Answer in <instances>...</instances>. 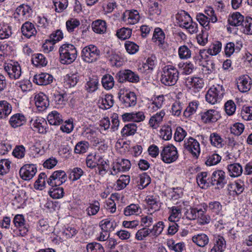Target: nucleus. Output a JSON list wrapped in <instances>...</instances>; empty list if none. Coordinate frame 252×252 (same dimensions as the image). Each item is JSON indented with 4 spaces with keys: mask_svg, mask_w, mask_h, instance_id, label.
<instances>
[{
    "mask_svg": "<svg viewBox=\"0 0 252 252\" xmlns=\"http://www.w3.org/2000/svg\"><path fill=\"white\" fill-rule=\"evenodd\" d=\"M60 60L63 64H70L76 59L77 51L75 46L71 44H64L59 48Z\"/></svg>",
    "mask_w": 252,
    "mask_h": 252,
    "instance_id": "nucleus-1",
    "label": "nucleus"
},
{
    "mask_svg": "<svg viewBox=\"0 0 252 252\" xmlns=\"http://www.w3.org/2000/svg\"><path fill=\"white\" fill-rule=\"evenodd\" d=\"M178 78L179 72L177 68L172 65H167L163 68L160 81L166 86H173Z\"/></svg>",
    "mask_w": 252,
    "mask_h": 252,
    "instance_id": "nucleus-2",
    "label": "nucleus"
},
{
    "mask_svg": "<svg viewBox=\"0 0 252 252\" xmlns=\"http://www.w3.org/2000/svg\"><path fill=\"white\" fill-rule=\"evenodd\" d=\"M225 94V90L222 85L216 84L211 87L207 91L206 100L211 104L220 102Z\"/></svg>",
    "mask_w": 252,
    "mask_h": 252,
    "instance_id": "nucleus-3",
    "label": "nucleus"
},
{
    "mask_svg": "<svg viewBox=\"0 0 252 252\" xmlns=\"http://www.w3.org/2000/svg\"><path fill=\"white\" fill-rule=\"evenodd\" d=\"M15 228L13 233L16 236L24 237L29 231V224L26 222L24 216L21 214L15 216L13 220Z\"/></svg>",
    "mask_w": 252,
    "mask_h": 252,
    "instance_id": "nucleus-4",
    "label": "nucleus"
},
{
    "mask_svg": "<svg viewBox=\"0 0 252 252\" xmlns=\"http://www.w3.org/2000/svg\"><path fill=\"white\" fill-rule=\"evenodd\" d=\"M161 159L166 163L175 162L178 158L179 155L177 148L173 145H168L162 147L160 152Z\"/></svg>",
    "mask_w": 252,
    "mask_h": 252,
    "instance_id": "nucleus-5",
    "label": "nucleus"
},
{
    "mask_svg": "<svg viewBox=\"0 0 252 252\" xmlns=\"http://www.w3.org/2000/svg\"><path fill=\"white\" fill-rule=\"evenodd\" d=\"M100 55V51L94 45H89L85 47L82 50L81 56L83 60L91 63L96 61Z\"/></svg>",
    "mask_w": 252,
    "mask_h": 252,
    "instance_id": "nucleus-6",
    "label": "nucleus"
},
{
    "mask_svg": "<svg viewBox=\"0 0 252 252\" xmlns=\"http://www.w3.org/2000/svg\"><path fill=\"white\" fill-rule=\"evenodd\" d=\"M32 9L30 6L26 4H21L16 9L14 18L20 23L27 20L31 16Z\"/></svg>",
    "mask_w": 252,
    "mask_h": 252,
    "instance_id": "nucleus-7",
    "label": "nucleus"
},
{
    "mask_svg": "<svg viewBox=\"0 0 252 252\" xmlns=\"http://www.w3.org/2000/svg\"><path fill=\"white\" fill-rule=\"evenodd\" d=\"M67 179V175L63 170H58L53 172L47 180V183L51 187H57L64 183Z\"/></svg>",
    "mask_w": 252,
    "mask_h": 252,
    "instance_id": "nucleus-8",
    "label": "nucleus"
},
{
    "mask_svg": "<svg viewBox=\"0 0 252 252\" xmlns=\"http://www.w3.org/2000/svg\"><path fill=\"white\" fill-rule=\"evenodd\" d=\"M185 149L193 157L197 158L200 153V145L199 142L194 138L190 137L184 141Z\"/></svg>",
    "mask_w": 252,
    "mask_h": 252,
    "instance_id": "nucleus-9",
    "label": "nucleus"
},
{
    "mask_svg": "<svg viewBox=\"0 0 252 252\" xmlns=\"http://www.w3.org/2000/svg\"><path fill=\"white\" fill-rule=\"evenodd\" d=\"M226 184L225 173L221 170L215 171L211 178V184L218 189H222Z\"/></svg>",
    "mask_w": 252,
    "mask_h": 252,
    "instance_id": "nucleus-10",
    "label": "nucleus"
},
{
    "mask_svg": "<svg viewBox=\"0 0 252 252\" xmlns=\"http://www.w3.org/2000/svg\"><path fill=\"white\" fill-rule=\"evenodd\" d=\"M36 172L37 169L35 165L27 164L20 168L19 174L23 180L29 181L34 177Z\"/></svg>",
    "mask_w": 252,
    "mask_h": 252,
    "instance_id": "nucleus-11",
    "label": "nucleus"
},
{
    "mask_svg": "<svg viewBox=\"0 0 252 252\" xmlns=\"http://www.w3.org/2000/svg\"><path fill=\"white\" fill-rule=\"evenodd\" d=\"M4 70L12 79H19L21 75V68L17 62L8 63L4 66Z\"/></svg>",
    "mask_w": 252,
    "mask_h": 252,
    "instance_id": "nucleus-12",
    "label": "nucleus"
},
{
    "mask_svg": "<svg viewBox=\"0 0 252 252\" xmlns=\"http://www.w3.org/2000/svg\"><path fill=\"white\" fill-rule=\"evenodd\" d=\"M201 206L204 210H207L208 209L209 211L213 214L214 217H215V215L220 216V217L223 216L221 214L222 206L219 201H211L208 205L204 203L201 204Z\"/></svg>",
    "mask_w": 252,
    "mask_h": 252,
    "instance_id": "nucleus-13",
    "label": "nucleus"
},
{
    "mask_svg": "<svg viewBox=\"0 0 252 252\" xmlns=\"http://www.w3.org/2000/svg\"><path fill=\"white\" fill-rule=\"evenodd\" d=\"M238 90L242 93L248 92L251 88L252 81L248 75H242L237 79Z\"/></svg>",
    "mask_w": 252,
    "mask_h": 252,
    "instance_id": "nucleus-14",
    "label": "nucleus"
},
{
    "mask_svg": "<svg viewBox=\"0 0 252 252\" xmlns=\"http://www.w3.org/2000/svg\"><path fill=\"white\" fill-rule=\"evenodd\" d=\"M165 115V112L163 109L153 115L149 121V126L153 129H157L162 123Z\"/></svg>",
    "mask_w": 252,
    "mask_h": 252,
    "instance_id": "nucleus-15",
    "label": "nucleus"
},
{
    "mask_svg": "<svg viewBox=\"0 0 252 252\" xmlns=\"http://www.w3.org/2000/svg\"><path fill=\"white\" fill-rule=\"evenodd\" d=\"M185 85L189 89H194L198 91L204 86V81L199 77H189L185 80Z\"/></svg>",
    "mask_w": 252,
    "mask_h": 252,
    "instance_id": "nucleus-16",
    "label": "nucleus"
},
{
    "mask_svg": "<svg viewBox=\"0 0 252 252\" xmlns=\"http://www.w3.org/2000/svg\"><path fill=\"white\" fill-rule=\"evenodd\" d=\"M226 249V241L224 238L220 235L215 236L213 240V246L210 252H224Z\"/></svg>",
    "mask_w": 252,
    "mask_h": 252,
    "instance_id": "nucleus-17",
    "label": "nucleus"
},
{
    "mask_svg": "<svg viewBox=\"0 0 252 252\" xmlns=\"http://www.w3.org/2000/svg\"><path fill=\"white\" fill-rule=\"evenodd\" d=\"M202 121L204 123H211L216 122L220 117L217 111L210 109L201 114Z\"/></svg>",
    "mask_w": 252,
    "mask_h": 252,
    "instance_id": "nucleus-18",
    "label": "nucleus"
},
{
    "mask_svg": "<svg viewBox=\"0 0 252 252\" xmlns=\"http://www.w3.org/2000/svg\"><path fill=\"white\" fill-rule=\"evenodd\" d=\"M34 100L35 105L39 111L45 110L49 105L47 96L43 93H39L36 94Z\"/></svg>",
    "mask_w": 252,
    "mask_h": 252,
    "instance_id": "nucleus-19",
    "label": "nucleus"
},
{
    "mask_svg": "<svg viewBox=\"0 0 252 252\" xmlns=\"http://www.w3.org/2000/svg\"><path fill=\"white\" fill-rule=\"evenodd\" d=\"M21 30L22 34L28 38L35 36L37 33L34 25L29 21H26L22 25Z\"/></svg>",
    "mask_w": 252,
    "mask_h": 252,
    "instance_id": "nucleus-20",
    "label": "nucleus"
},
{
    "mask_svg": "<svg viewBox=\"0 0 252 252\" xmlns=\"http://www.w3.org/2000/svg\"><path fill=\"white\" fill-rule=\"evenodd\" d=\"M53 76L46 73H41L34 76L33 82L38 85H47L53 81Z\"/></svg>",
    "mask_w": 252,
    "mask_h": 252,
    "instance_id": "nucleus-21",
    "label": "nucleus"
},
{
    "mask_svg": "<svg viewBox=\"0 0 252 252\" xmlns=\"http://www.w3.org/2000/svg\"><path fill=\"white\" fill-rule=\"evenodd\" d=\"M156 62V57L154 55H151L147 58L146 63H144L142 66L139 68V70L142 72L147 73L151 72L153 70Z\"/></svg>",
    "mask_w": 252,
    "mask_h": 252,
    "instance_id": "nucleus-22",
    "label": "nucleus"
},
{
    "mask_svg": "<svg viewBox=\"0 0 252 252\" xmlns=\"http://www.w3.org/2000/svg\"><path fill=\"white\" fill-rule=\"evenodd\" d=\"M226 168L228 175L233 178L240 177L243 171L242 166L239 163L228 164Z\"/></svg>",
    "mask_w": 252,
    "mask_h": 252,
    "instance_id": "nucleus-23",
    "label": "nucleus"
},
{
    "mask_svg": "<svg viewBox=\"0 0 252 252\" xmlns=\"http://www.w3.org/2000/svg\"><path fill=\"white\" fill-rule=\"evenodd\" d=\"M228 187L230 191L235 192L237 195H240L244 190L245 185L243 180L238 179L229 184Z\"/></svg>",
    "mask_w": 252,
    "mask_h": 252,
    "instance_id": "nucleus-24",
    "label": "nucleus"
},
{
    "mask_svg": "<svg viewBox=\"0 0 252 252\" xmlns=\"http://www.w3.org/2000/svg\"><path fill=\"white\" fill-rule=\"evenodd\" d=\"M164 101L163 95H159L155 97L153 101L148 104V108L150 112H154L161 108Z\"/></svg>",
    "mask_w": 252,
    "mask_h": 252,
    "instance_id": "nucleus-25",
    "label": "nucleus"
},
{
    "mask_svg": "<svg viewBox=\"0 0 252 252\" xmlns=\"http://www.w3.org/2000/svg\"><path fill=\"white\" fill-rule=\"evenodd\" d=\"M176 19L177 21V23L179 26L181 28H184L188 26L190 22H191L192 19L189 14L186 12L185 11H182L180 13H178L176 16Z\"/></svg>",
    "mask_w": 252,
    "mask_h": 252,
    "instance_id": "nucleus-26",
    "label": "nucleus"
},
{
    "mask_svg": "<svg viewBox=\"0 0 252 252\" xmlns=\"http://www.w3.org/2000/svg\"><path fill=\"white\" fill-rule=\"evenodd\" d=\"M191 240L193 243L200 247H205L209 242L208 236L203 233L193 236Z\"/></svg>",
    "mask_w": 252,
    "mask_h": 252,
    "instance_id": "nucleus-27",
    "label": "nucleus"
},
{
    "mask_svg": "<svg viewBox=\"0 0 252 252\" xmlns=\"http://www.w3.org/2000/svg\"><path fill=\"white\" fill-rule=\"evenodd\" d=\"M26 122V119L24 115L17 113L11 117L9 123L12 127L16 128L23 125Z\"/></svg>",
    "mask_w": 252,
    "mask_h": 252,
    "instance_id": "nucleus-28",
    "label": "nucleus"
},
{
    "mask_svg": "<svg viewBox=\"0 0 252 252\" xmlns=\"http://www.w3.org/2000/svg\"><path fill=\"white\" fill-rule=\"evenodd\" d=\"M209 140L212 146L218 149L222 148L225 145L224 139L217 132L211 133Z\"/></svg>",
    "mask_w": 252,
    "mask_h": 252,
    "instance_id": "nucleus-29",
    "label": "nucleus"
},
{
    "mask_svg": "<svg viewBox=\"0 0 252 252\" xmlns=\"http://www.w3.org/2000/svg\"><path fill=\"white\" fill-rule=\"evenodd\" d=\"M198 185L202 189H207L210 186L211 180H209L208 173L206 172H202L198 173L196 177Z\"/></svg>",
    "mask_w": 252,
    "mask_h": 252,
    "instance_id": "nucleus-30",
    "label": "nucleus"
},
{
    "mask_svg": "<svg viewBox=\"0 0 252 252\" xmlns=\"http://www.w3.org/2000/svg\"><path fill=\"white\" fill-rule=\"evenodd\" d=\"M92 28L94 32L98 34H103L106 31V23L102 20H96L92 23Z\"/></svg>",
    "mask_w": 252,
    "mask_h": 252,
    "instance_id": "nucleus-31",
    "label": "nucleus"
},
{
    "mask_svg": "<svg viewBox=\"0 0 252 252\" xmlns=\"http://www.w3.org/2000/svg\"><path fill=\"white\" fill-rule=\"evenodd\" d=\"M114 101L112 95L105 94L99 100V107L104 110L108 109L113 106Z\"/></svg>",
    "mask_w": 252,
    "mask_h": 252,
    "instance_id": "nucleus-32",
    "label": "nucleus"
},
{
    "mask_svg": "<svg viewBox=\"0 0 252 252\" xmlns=\"http://www.w3.org/2000/svg\"><path fill=\"white\" fill-rule=\"evenodd\" d=\"M33 127L39 133L45 134L47 131V124L46 121L42 118H38L35 120L32 124Z\"/></svg>",
    "mask_w": 252,
    "mask_h": 252,
    "instance_id": "nucleus-33",
    "label": "nucleus"
},
{
    "mask_svg": "<svg viewBox=\"0 0 252 252\" xmlns=\"http://www.w3.org/2000/svg\"><path fill=\"white\" fill-rule=\"evenodd\" d=\"M12 111L11 104L6 100L0 101V119L7 118Z\"/></svg>",
    "mask_w": 252,
    "mask_h": 252,
    "instance_id": "nucleus-34",
    "label": "nucleus"
},
{
    "mask_svg": "<svg viewBox=\"0 0 252 252\" xmlns=\"http://www.w3.org/2000/svg\"><path fill=\"white\" fill-rule=\"evenodd\" d=\"M244 17L239 12H235L232 13L228 18V22L230 25L232 26H240L243 23Z\"/></svg>",
    "mask_w": 252,
    "mask_h": 252,
    "instance_id": "nucleus-35",
    "label": "nucleus"
},
{
    "mask_svg": "<svg viewBox=\"0 0 252 252\" xmlns=\"http://www.w3.org/2000/svg\"><path fill=\"white\" fill-rule=\"evenodd\" d=\"M144 113L142 111L129 112L127 111V121L141 122L145 119Z\"/></svg>",
    "mask_w": 252,
    "mask_h": 252,
    "instance_id": "nucleus-36",
    "label": "nucleus"
},
{
    "mask_svg": "<svg viewBox=\"0 0 252 252\" xmlns=\"http://www.w3.org/2000/svg\"><path fill=\"white\" fill-rule=\"evenodd\" d=\"M47 120L50 125L55 126L60 125L63 122L62 116L56 111H52L49 113L47 116Z\"/></svg>",
    "mask_w": 252,
    "mask_h": 252,
    "instance_id": "nucleus-37",
    "label": "nucleus"
},
{
    "mask_svg": "<svg viewBox=\"0 0 252 252\" xmlns=\"http://www.w3.org/2000/svg\"><path fill=\"white\" fill-rule=\"evenodd\" d=\"M99 225L102 231L109 232L114 230L117 225V223L115 220L106 219L102 220L99 223Z\"/></svg>",
    "mask_w": 252,
    "mask_h": 252,
    "instance_id": "nucleus-38",
    "label": "nucleus"
},
{
    "mask_svg": "<svg viewBox=\"0 0 252 252\" xmlns=\"http://www.w3.org/2000/svg\"><path fill=\"white\" fill-rule=\"evenodd\" d=\"M156 220V216L153 213H151L146 215H143L141 216V224L143 226L148 227Z\"/></svg>",
    "mask_w": 252,
    "mask_h": 252,
    "instance_id": "nucleus-39",
    "label": "nucleus"
},
{
    "mask_svg": "<svg viewBox=\"0 0 252 252\" xmlns=\"http://www.w3.org/2000/svg\"><path fill=\"white\" fill-rule=\"evenodd\" d=\"M170 215L168 218V220L170 222L178 221L182 215L181 208L179 206H173L170 208Z\"/></svg>",
    "mask_w": 252,
    "mask_h": 252,
    "instance_id": "nucleus-40",
    "label": "nucleus"
},
{
    "mask_svg": "<svg viewBox=\"0 0 252 252\" xmlns=\"http://www.w3.org/2000/svg\"><path fill=\"white\" fill-rule=\"evenodd\" d=\"M114 83L113 77L108 74L103 76L101 79L102 85L107 90L112 89L114 86Z\"/></svg>",
    "mask_w": 252,
    "mask_h": 252,
    "instance_id": "nucleus-41",
    "label": "nucleus"
},
{
    "mask_svg": "<svg viewBox=\"0 0 252 252\" xmlns=\"http://www.w3.org/2000/svg\"><path fill=\"white\" fill-rule=\"evenodd\" d=\"M67 95L65 94H60L58 92H56L53 94V99L55 104L59 107H63L66 104Z\"/></svg>",
    "mask_w": 252,
    "mask_h": 252,
    "instance_id": "nucleus-42",
    "label": "nucleus"
},
{
    "mask_svg": "<svg viewBox=\"0 0 252 252\" xmlns=\"http://www.w3.org/2000/svg\"><path fill=\"white\" fill-rule=\"evenodd\" d=\"M32 63L36 66H44L47 63L45 57L41 54H36L32 56Z\"/></svg>",
    "mask_w": 252,
    "mask_h": 252,
    "instance_id": "nucleus-43",
    "label": "nucleus"
},
{
    "mask_svg": "<svg viewBox=\"0 0 252 252\" xmlns=\"http://www.w3.org/2000/svg\"><path fill=\"white\" fill-rule=\"evenodd\" d=\"M98 80L96 77L90 78L85 85L86 90L88 92L93 93L98 88Z\"/></svg>",
    "mask_w": 252,
    "mask_h": 252,
    "instance_id": "nucleus-44",
    "label": "nucleus"
},
{
    "mask_svg": "<svg viewBox=\"0 0 252 252\" xmlns=\"http://www.w3.org/2000/svg\"><path fill=\"white\" fill-rule=\"evenodd\" d=\"M101 156L96 154H90L88 155L86 159L87 166L90 168L93 169L96 167L98 159L101 158Z\"/></svg>",
    "mask_w": 252,
    "mask_h": 252,
    "instance_id": "nucleus-45",
    "label": "nucleus"
},
{
    "mask_svg": "<svg viewBox=\"0 0 252 252\" xmlns=\"http://www.w3.org/2000/svg\"><path fill=\"white\" fill-rule=\"evenodd\" d=\"M79 80L78 73H74L66 76L65 78V85L68 87H74Z\"/></svg>",
    "mask_w": 252,
    "mask_h": 252,
    "instance_id": "nucleus-46",
    "label": "nucleus"
},
{
    "mask_svg": "<svg viewBox=\"0 0 252 252\" xmlns=\"http://www.w3.org/2000/svg\"><path fill=\"white\" fill-rule=\"evenodd\" d=\"M242 28V31L247 34H252V18L246 17L241 26Z\"/></svg>",
    "mask_w": 252,
    "mask_h": 252,
    "instance_id": "nucleus-47",
    "label": "nucleus"
},
{
    "mask_svg": "<svg viewBox=\"0 0 252 252\" xmlns=\"http://www.w3.org/2000/svg\"><path fill=\"white\" fill-rule=\"evenodd\" d=\"M139 13L137 10H128V17L127 18V24H135L139 21Z\"/></svg>",
    "mask_w": 252,
    "mask_h": 252,
    "instance_id": "nucleus-48",
    "label": "nucleus"
},
{
    "mask_svg": "<svg viewBox=\"0 0 252 252\" xmlns=\"http://www.w3.org/2000/svg\"><path fill=\"white\" fill-rule=\"evenodd\" d=\"M172 129L169 126H163L159 131L160 136L165 140H168L172 137Z\"/></svg>",
    "mask_w": 252,
    "mask_h": 252,
    "instance_id": "nucleus-49",
    "label": "nucleus"
},
{
    "mask_svg": "<svg viewBox=\"0 0 252 252\" xmlns=\"http://www.w3.org/2000/svg\"><path fill=\"white\" fill-rule=\"evenodd\" d=\"M221 43L219 41L215 42L212 44L208 49V54L211 56H215L220 52L221 49Z\"/></svg>",
    "mask_w": 252,
    "mask_h": 252,
    "instance_id": "nucleus-50",
    "label": "nucleus"
},
{
    "mask_svg": "<svg viewBox=\"0 0 252 252\" xmlns=\"http://www.w3.org/2000/svg\"><path fill=\"white\" fill-rule=\"evenodd\" d=\"M153 39H156L158 44L162 45L164 43L165 35L163 32L160 28H156L153 34Z\"/></svg>",
    "mask_w": 252,
    "mask_h": 252,
    "instance_id": "nucleus-51",
    "label": "nucleus"
},
{
    "mask_svg": "<svg viewBox=\"0 0 252 252\" xmlns=\"http://www.w3.org/2000/svg\"><path fill=\"white\" fill-rule=\"evenodd\" d=\"M191 50L186 45L181 46L178 49V55L181 59H188L191 57Z\"/></svg>",
    "mask_w": 252,
    "mask_h": 252,
    "instance_id": "nucleus-52",
    "label": "nucleus"
},
{
    "mask_svg": "<svg viewBox=\"0 0 252 252\" xmlns=\"http://www.w3.org/2000/svg\"><path fill=\"white\" fill-rule=\"evenodd\" d=\"M80 24L79 20L75 18H70L66 22V28L69 32H73Z\"/></svg>",
    "mask_w": 252,
    "mask_h": 252,
    "instance_id": "nucleus-53",
    "label": "nucleus"
},
{
    "mask_svg": "<svg viewBox=\"0 0 252 252\" xmlns=\"http://www.w3.org/2000/svg\"><path fill=\"white\" fill-rule=\"evenodd\" d=\"M98 160V162H97V164L96 166L97 169V170L98 171V174L101 176H103L107 172L108 165L106 161H105L102 157L99 158Z\"/></svg>",
    "mask_w": 252,
    "mask_h": 252,
    "instance_id": "nucleus-54",
    "label": "nucleus"
},
{
    "mask_svg": "<svg viewBox=\"0 0 252 252\" xmlns=\"http://www.w3.org/2000/svg\"><path fill=\"white\" fill-rule=\"evenodd\" d=\"M89 147V144L87 141H80L76 145L74 152L79 154L85 153L87 152Z\"/></svg>",
    "mask_w": 252,
    "mask_h": 252,
    "instance_id": "nucleus-55",
    "label": "nucleus"
},
{
    "mask_svg": "<svg viewBox=\"0 0 252 252\" xmlns=\"http://www.w3.org/2000/svg\"><path fill=\"white\" fill-rule=\"evenodd\" d=\"M207 54V51L205 50H200L199 54L194 57V59L196 63L201 65L204 63L206 62V61L208 60Z\"/></svg>",
    "mask_w": 252,
    "mask_h": 252,
    "instance_id": "nucleus-56",
    "label": "nucleus"
},
{
    "mask_svg": "<svg viewBox=\"0 0 252 252\" xmlns=\"http://www.w3.org/2000/svg\"><path fill=\"white\" fill-rule=\"evenodd\" d=\"M207 210H204L202 208L200 209L198 218L199 219V223L201 224H206L209 223L211 221V217L206 214Z\"/></svg>",
    "mask_w": 252,
    "mask_h": 252,
    "instance_id": "nucleus-57",
    "label": "nucleus"
},
{
    "mask_svg": "<svg viewBox=\"0 0 252 252\" xmlns=\"http://www.w3.org/2000/svg\"><path fill=\"white\" fill-rule=\"evenodd\" d=\"M198 108V103L194 101L189 103L188 106L185 109L184 112V115L186 117H189L194 114Z\"/></svg>",
    "mask_w": 252,
    "mask_h": 252,
    "instance_id": "nucleus-58",
    "label": "nucleus"
},
{
    "mask_svg": "<svg viewBox=\"0 0 252 252\" xmlns=\"http://www.w3.org/2000/svg\"><path fill=\"white\" fill-rule=\"evenodd\" d=\"M54 5L55 7V11L57 12H62L68 6L67 0H55Z\"/></svg>",
    "mask_w": 252,
    "mask_h": 252,
    "instance_id": "nucleus-59",
    "label": "nucleus"
},
{
    "mask_svg": "<svg viewBox=\"0 0 252 252\" xmlns=\"http://www.w3.org/2000/svg\"><path fill=\"white\" fill-rule=\"evenodd\" d=\"M11 34V30L9 26L0 24V39L7 38Z\"/></svg>",
    "mask_w": 252,
    "mask_h": 252,
    "instance_id": "nucleus-60",
    "label": "nucleus"
},
{
    "mask_svg": "<svg viewBox=\"0 0 252 252\" xmlns=\"http://www.w3.org/2000/svg\"><path fill=\"white\" fill-rule=\"evenodd\" d=\"M145 201L148 205V208L154 212L158 210L159 209L158 203L156 199L153 196H147Z\"/></svg>",
    "mask_w": 252,
    "mask_h": 252,
    "instance_id": "nucleus-61",
    "label": "nucleus"
},
{
    "mask_svg": "<svg viewBox=\"0 0 252 252\" xmlns=\"http://www.w3.org/2000/svg\"><path fill=\"white\" fill-rule=\"evenodd\" d=\"M164 223L163 221H159L156 224L154 225L153 228L150 229L153 236L158 237L162 232L164 229Z\"/></svg>",
    "mask_w": 252,
    "mask_h": 252,
    "instance_id": "nucleus-62",
    "label": "nucleus"
},
{
    "mask_svg": "<svg viewBox=\"0 0 252 252\" xmlns=\"http://www.w3.org/2000/svg\"><path fill=\"white\" fill-rule=\"evenodd\" d=\"M86 249L88 252H104L103 247L96 242L87 244Z\"/></svg>",
    "mask_w": 252,
    "mask_h": 252,
    "instance_id": "nucleus-63",
    "label": "nucleus"
},
{
    "mask_svg": "<svg viewBox=\"0 0 252 252\" xmlns=\"http://www.w3.org/2000/svg\"><path fill=\"white\" fill-rule=\"evenodd\" d=\"M10 161L7 159L0 160V174L4 175L8 173L10 168Z\"/></svg>",
    "mask_w": 252,
    "mask_h": 252,
    "instance_id": "nucleus-64",
    "label": "nucleus"
}]
</instances>
